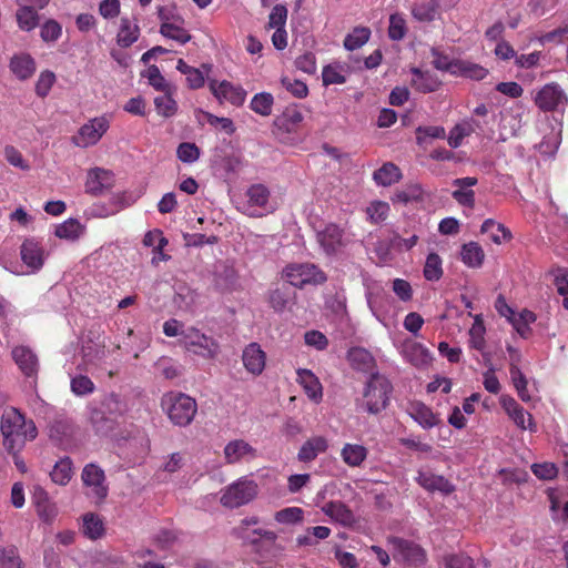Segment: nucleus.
<instances>
[{"instance_id":"nucleus-2","label":"nucleus","mask_w":568,"mask_h":568,"mask_svg":"<svg viewBox=\"0 0 568 568\" xmlns=\"http://www.w3.org/2000/svg\"><path fill=\"white\" fill-rule=\"evenodd\" d=\"M392 389L393 386L385 376L378 373L372 374L366 384L363 399L358 403V407L368 414L381 413L388 404Z\"/></svg>"},{"instance_id":"nucleus-36","label":"nucleus","mask_w":568,"mask_h":568,"mask_svg":"<svg viewBox=\"0 0 568 568\" xmlns=\"http://www.w3.org/2000/svg\"><path fill=\"white\" fill-rule=\"evenodd\" d=\"M184 22L165 23L160 26V33L180 44H185L192 39L190 32L183 27Z\"/></svg>"},{"instance_id":"nucleus-29","label":"nucleus","mask_w":568,"mask_h":568,"mask_svg":"<svg viewBox=\"0 0 568 568\" xmlns=\"http://www.w3.org/2000/svg\"><path fill=\"white\" fill-rule=\"evenodd\" d=\"M480 232L483 234H489L490 240L496 244L510 241L513 237L509 229H507L501 223H497L493 219H487L484 221L480 227Z\"/></svg>"},{"instance_id":"nucleus-51","label":"nucleus","mask_w":568,"mask_h":568,"mask_svg":"<svg viewBox=\"0 0 568 568\" xmlns=\"http://www.w3.org/2000/svg\"><path fill=\"white\" fill-rule=\"evenodd\" d=\"M248 202L252 205L264 207L270 199V191L263 184H253L246 192Z\"/></svg>"},{"instance_id":"nucleus-42","label":"nucleus","mask_w":568,"mask_h":568,"mask_svg":"<svg viewBox=\"0 0 568 568\" xmlns=\"http://www.w3.org/2000/svg\"><path fill=\"white\" fill-rule=\"evenodd\" d=\"M274 103V98L268 92H261L253 97L250 103V108L255 113L262 116H268L272 113V106Z\"/></svg>"},{"instance_id":"nucleus-58","label":"nucleus","mask_w":568,"mask_h":568,"mask_svg":"<svg viewBox=\"0 0 568 568\" xmlns=\"http://www.w3.org/2000/svg\"><path fill=\"white\" fill-rule=\"evenodd\" d=\"M176 155L184 163H193L200 158V150L194 143L183 142L178 146Z\"/></svg>"},{"instance_id":"nucleus-55","label":"nucleus","mask_w":568,"mask_h":568,"mask_svg":"<svg viewBox=\"0 0 568 568\" xmlns=\"http://www.w3.org/2000/svg\"><path fill=\"white\" fill-rule=\"evenodd\" d=\"M366 213L373 223H381L388 216L389 205L384 201H374L367 206Z\"/></svg>"},{"instance_id":"nucleus-33","label":"nucleus","mask_w":568,"mask_h":568,"mask_svg":"<svg viewBox=\"0 0 568 568\" xmlns=\"http://www.w3.org/2000/svg\"><path fill=\"white\" fill-rule=\"evenodd\" d=\"M10 68L21 80L29 79L36 71L34 60L28 54L16 55L11 59Z\"/></svg>"},{"instance_id":"nucleus-20","label":"nucleus","mask_w":568,"mask_h":568,"mask_svg":"<svg viewBox=\"0 0 568 568\" xmlns=\"http://www.w3.org/2000/svg\"><path fill=\"white\" fill-rule=\"evenodd\" d=\"M295 297L296 293L290 283H284L268 292V303L275 312H283L294 303Z\"/></svg>"},{"instance_id":"nucleus-3","label":"nucleus","mask_w":568,"mask_h":568,"mask_svg":"<svg viewBox=\"0 0 568 568\" xmlns=\"http://www.w3.org/2000/svg\"><path fill=\"white\" fill-rule=\"evenodd\" d=\"M433 60L432 64L439 71H446L455 77H464L471 80H483L488 74V70L480 64L462 60H450L448 55L442 53L439 50L433 48L430 50Z\"/></svg>"},{"instance_id":"nucleus-5","label":"nucleus","mask_w":568,"mask_h":568,"mask_svg":"<svg viewBox=\"0 0 568 568\" xmlns=\"http://www.w3.org/2000/svg\"><path fill=\"white\" fill-rule=\"evenodd\" d=\"M257 495V484L242 477L222 490L221 504L227 508H237L252 501Z\"/></svg>"},{"instance_id":"nucleus-30","label":"nucleus","mask_w":568,"mask_h":568,"mask_svg":"<svg viewBox=\"0 0 568 568\" xmlns=\"http://www.w3.org/2000/svg\"><path fill=\"white\" fill-rule=\"evenodd\" d=\"M460 257L468 267L478 268L483 265L485 253L478 243L469 242L462 246Z\"/></svg>"},{"instance_id":"nucleus-1","label":"nucleus","mask_w":568,"mask_h":568,"mask_svg":"<svg viewBox=\"0 0 568 568\" xmlns=\"http://www.w3.org/2000/svg\"><path fill=\"white\" fill-rule=\"evenodd\" d=\"M3 446L8 453L19 450L26 440H33L38 430L33 420H27L24 415L14 407L3 410L0 423Z\"/></svg>"},{"instance_id":"nucleus-19","label":"nucleus","mask_w":568,"mask_h":568,"mask_svg":"<svg viewBox=\"0 0 568 568\" xmlns=\"http://www.w3.org/2000/svg\"><path fill=\"white\" fill-rule=\"evenodd\" d=\"M113 185V174L104 169H93L89 172L85 182L87 192L92 195H100Z\"/></svg>"},{"instance_id":"nucleus-26","label":"nucleus","mask_w":568,"mask_h":568,"mask_svg":"<svg viewBox=\"0 0 568 568\" xmlns=\"http://www.w3.org/2000/svg\"><path fill=\"white\" fill-rule=\"evenodd\" d=\"M408 413L410 417L425 429H429L439 423V419L433 410L420 402L410 404Z\"/></svg>"},{"instance_id":"nucleus-35","label":"nucleus","mask_w":568,"mask_h":568,"mask_svg":"<svg viewBox=\"0 0 568 568\" xmlns=\"http://www.w3.org/2000/svg\"><path fill=\"white\" fill-rule=\"evenodd\" d=\"M139 36L140 29L138 24L132 23L128 18H122L118 33V44L122 48H128L138 40Z\"/></svg>"},{"instance_id":"nucleus-24","label":"nucleus","mask_w":568,"mask_h":568,"mask_svg":"<svg viewBox=\"0 0 568 568\" xmlns=\"http://www.w3.org/2000/svg\"><path fill=\"white\" fill-rule=\"evenodd\" d=\"M328 448L327 440L322 436H315L307 439L298 450L297 459L303 463L314 460L320 454Z\"/></svg>"},{"instance_id":"nucleus-14","label":"nucleus","mask_w":568,"mask_h":568,"mask_svg":"<svg viewBox=\"0 0 568 568\" xmlns=\"http://www.w3.org/2000/svg\"><path fill=\"white\" fill-rule=\"evenodd\" d=\"M500 403L509 418H511L520 429H529L530 432L536 430L532 416L527 410H525L513 397L503 396L500 398Z\"/></svg>"},{"instance_id":"nucleus-21","label":"nucleus","mask_w":568,"mask_h":568,"mask_svg":"<svg viewBox=\"0 0 568 568\" xmlns=\"http://www.w3.org/2000/svg\"><path fill=\"white\" fill-rule=\"evenodd\" d=\"M416 479L418 484L428 491H439L444 495H448L455 490L454 485L448 479L430 471H419Z\"/></svg>"},{"instance_id":"nucleus-34","label":"nucleus","mask_w":568,"mask_h":568,"mask_svg":"<svg viewBox=\"0 0 568 568\" xmlns=\"http://www.w3.org/2000/svg\"><path fill=\"white\" fill-rule=\"evenodd\" d=\"M478 126L479 123L475 120H468L456 124L448 136V144L454 149L458 148L464 138L474 133Z\"/></svg>"},{"instance_id":"nucleus-56","label":"nucleus","mask_w":568,"mask_h":568,"mask_svg":"<svg viewBox=\"0 0 568 568\" xmlns=\"http://www.w3.org/2000/svg\"><path fill=\"white\" fill-rule=\"evenodd\" d=\"M146 78L149 83L158 91L169 93L172 90L170 83L166 82L164 77L161 74L160 69L156 65L149 67L146 71Z\"/></svg>"},{"instance_id":"nucleus-48","label":"nucleus","mask_w":568,"mask_h":568,"mask_svg":"<svg viewBox=\"0 0 568 568\" xmlns=\"http://www.w3.org/2000/svg\"><path fill=\"white\" fill-rule=\"evenodd\" d=\"M154 105L156 112L164 118H171L178 111V104L175 100L172 98V90L169 91V93H164L163 95L156 97L154 99Z\"/></svg>"},{"instance_id":"nucleus-22","label":"nucleus","mask_w":568,"mask_h":568,"mask_svg":"<svg viewBox=\"0 0 568 568\" xmlns=\"http://www.w3.org/2000/svg\"><path fill=\"white\" fill-rule=\"evenodd\" d=\"M403 355L415 367H425L432 361L428 349L413 341H406L404 343Z\"/></svg>"},{"instance_id":"nucleus-12","label":"nucleus","mask_w":568,"mask_h":568,"mask_svg":"<svg viewBox=\"0 0 568 568\" xmlns=\"http://www.w3.org/2000/svg\"><path fill=\"white\" fill-rule=\"evenodd\" d=\"M568 99L562 89L556 83L544 85L535 97V103L542 111H555L565 106Z\"/></svg>"},{"instance_id":"nucleus-49","label":"nucleus","mask_w":568,"mask_h":568,"mask_svg":"<svg viewBox=\"0 0 568 568\" xmlns=\"http://www.w3.org/2000/svg\"><path fill=\"white\" fill-rule=\"evenodd\" d=\"M277 121L287 132H292L303 121V114L296 106H287Z\"/></svg>"},{"instance_id":"nucleus-32","label":"nucleus","mask_w":568,"mask_h":568,"mask_svg":"<svg viewBox=\"0 0 568 568\" xmlns=\"http://www.w3.org/2000/svg\"><path fill=\"white\" fill-rule=\"evenodd\" d=\"M84 233V225L75 219H69L55 226L54 235L67 241H77Z\"/></svg>"},{"instance_id":"nucleus-4","label":"nucleus","mask_w":568,"mask_h":568,"mask_svg":"<svg viewBox=\"0 0 568 568\" xmlns=\"http://www.w3.org/2000/svg\"><path fill=\"white\" fill-rule=\"evenodd\" d=\"M162 407L170 420L181 427L191 424L197 412L195 399L183 393L165 394L162 398Z\"/></svg>"},{"instance_id":"nucleus-11","label":"nucleus","mask_w":568,"mask_h":568,"mask_svg":"<svg viewBox=\"0 0 568 568\" xmlns=\"http://www.w3.org/2000/svg\"><path fill=\"white\" fill-rule=\"evenodd\" d=\"M387 541L388 545L392 546L394 551L393 557L395 560L399 559L408 562L409 565L419 566L426 559L424 549L414 541L399 537H389Z\"/></svg>"},{"instance_id":"nucleus-53","label":"nucleus","mask_w":568,"mask_h":568,"mask_svg":"<svg viewBox=\"0 0 568 568\" xmlns=\"http://www.w3.org/2000/svg\"><path fill=\"white\" fill-rule=\"evenodd\" d=\"M304 511L300 507H287L275 513L274 518L280 524L294 525L303 520Z\"/></svg>"},{"instance_id":"nucleus-59","label":"nucleus","mask_w":568,"mask_h":568,"mask_svg":"<svg viewBox=\"0 0 568 568\" xmlns=\"http://www.w3.org/2000/svg\"><path fill=\"white\" fill-rule=\"evenodd\" d=\"M322 78L324 85L343 84L346 82L343 70L338 65H326L323 69Z\"/></svg>"},{"instance_id":"nucleus-57","label":"nucleus","mask_w":568,"mask_h":568,"mask_svg":"<svg viewBox=\"0 0 568 568\" xmlns=\"http://www.w3.org/2000/svg\"><path fill=\"white\" fill-rule=\"evenodd\" d=\"M406 34V22L404 18L394 13L389 18L388 36L392 40H402Z\"/></svg>"},{"instance_id":"nucleus-25","label":"nucleus","mask_w":568,"mask_h":568,"mask_svg":"<svg viewBox=\"0 0 568 568\" xmlns=\"http://www.w3.org/2000/svg\"><path fill=\"white\" fill-rule=\"evenodd\" d=\"M412 85L419 92H435L440 87V80L428 71H422L418 68H412Z\"/></svg>"},{"instance_id":"nucleus-15","label":"nucleus","mask_w":568,"mask_h":568,"mask_svg":"<svg viewBox=\"0 0 568 568\" xmlns=\"http://www.w3.org/2000/svg\"><path fill=\"white\" fill-rule=\"evenodd\" d=\"M242 361L248 373L254 376H258L265 368L266 354L261 348L260 344L253 342L243 349Z\"/></svg>"},{"instance_id":"nucleus-47","label":"nucleus","mask_w":568,"mask_h":568,"mask_svg":"<svg viewBox=\"0 0 568 568\" xmlns=\"http://www.w3.org/2000/svg\"><path fill=\"white\" fill-rule=\"evenodd\" d=\"M442 258L436 253H429L424 265V276L427 281H438L443 276Z\"/></svg>"},{"instance_id":"nucleus-31","label":"nucleus","mask_w":568,"mask_h":568,"mask_svg":"<svg viewBox=\"0 0 568 568\" xmlns=\"http://www.w3.org/2000/svg\"><path fill=\"white\" fill-rule=\"evenodd\" d=\"M99 407L115 422H118L119 417L123 416L128 409L126 404L115 394L105 395Z\"/></svg>"},{"instance_id":"nucleus-41","label":"nucleus","mask_w":568,"mask_h":568,"mask_svg":"<svg viewBox=\"0 0 568 568\" xmlns=\"http://www.w3.org/2000/svg\"><path fill=\"white\" fill-rule=\"evenodd\" d=\"M371 36V30L366 27H356L345 37L344 47L348 51H354L364 45Z\"/></svg>"},{"instance_id":"nucleus-8","label":"nucleus","mask_w":568,"mask_h":568,"mask_svg":"<svg viewBox=\"0 0 568 568\" xmlns=\"http://www.w3.org/2000/svg\"><path fill=\"white\" fill-rule=\"evenodd\" d=\"M316 241L328 256L336 255L347 245L344 230L335 223H327L316 230Z\"/></svg>"},{"instance_id":"nucleus-23","label":"nucleus","mask_w":568,"mask_h":568,"mask_svg":"<svg viewBox=\"0 0 568 568\" xmlns=\"http://www.w3.org/2000/svg\"><path fill=\"white\" fill-rule=\"evenodd\" d=\"M322 509L325 515L345 527H351L356 523L353 511L342 501H329Z\"/></svg>"},{"instance_id":"nucleus-6","label":"nucleus","mask_w":568,"mask_h":568,"mask_svg":"<svg viewBox=\"0 0 568 568\" xmlns=\"http://www.w3.org/2000/svg\"><path fill=\"white\" fill-rule=\"evenodd\" d=\"M284 275L293 287L303 288L307 284H323L327 277L315 264H290L284 270Z\"/></svg>"},{"instance_id":"nucleus-27","label":"nucleus","mask_w":568,"mask_h":568,"mask_svg":"<svg viewBox=\"0 0 568 568\" xmlns=\"http://www.w3.org/2000/svg\"><path fill=\"white\" fill-rule=\"evenodd\" d=\"M297 381L305 389L307 396L314 400L322 398V385L318 378L308 369L297 371Z\"/></svg>"},{"instance_id":"nucleus-39","label":"nucleus","mask_w":568,"mask_h":568,"mask_svg":"<svg viewBox=\"0 0 568 568\" xmlns=\"http://www.w3.org/2000/svg\"><path fill=\"white\" fill-rule=\"evenodd\" d=\"M50 477L54 484L67 485L72 477V460L69 457L58 460L50 473Z\"/></svg>"},{"instance_id":"nucleus-63","label":"nucleus","mask_w":568,"mask_h":568,"mask_svg":"<svg viewBox=\"0 0 568 568\" xmlns=\"http://www.w3.org/2000/svg\"><path fill=\"white\" fill-rule=\"evenodd\" d=\"M281 82L288 92L298 99L305 98L308 93L307 85L303 81L284 77Z\"/></svg>"},{"instance_id":"nucleus-44","label":"nucleus","mask_w":568,"mask_h":568,"mask_svg":"<svg viewBox=\"0 0 568 568\" xmlns=\"http://www.w3.org/2000/svg\"><path fill=\"white\" fill-rule=\"evenodd\" d=\"M536 321V315L528 310H524L518 315H515L514 318H511V324L517 331V333L526 338L530 334V324Z\"/></svg>"},{"instance_id":"nucleus-17","label":"nucleus","mask_w":568,"mask_h":568,"mask_svg":"<svg viewBox=\"0 0 568 568\" xmlns=\"http://www.w3.org/2000/svg\"><path fill=\"white\" fill-rule=\"evenodd\" d=\"M12 358L22 374L27 377H33L38 374L39 362L33 351L27 346L13 347Z\"/></svg>"},{"instance_id":"nucleus-9","label":"nucleus","mask_w":568,"mask_h":568,"mask_svg":"<svg viewBox=\"0 0 568 568\" xmlns=\"http://www.w3.org/2000/svg\"><path fill=\"white\" fill-rule=\"evenodd\" d=\"M185 344L189 351L205 359H213L220 353L219 343L196 328H190L185 333Z\"/></svg>"},{"instance_id":"nucleus-46","label":"nucleus","mask_w":568,"mask_h":568,"mask_svg":"<svg viewBox=\"0 0 568 568\" xmlns=\"http://www.w3.org/2000/svg\"><path fill=\"white\" fill-rule=\"evenodd\" d=\"M485 325L480 315L475 316L473 326L469 329V344L473 348L483 351L485 347Z\"/></svg>"},{"instance_id":"nucleus-40","label":"nucleus","mask_w":568,"mask_h":568,"mask_svg":"<svg viewBox=\"0 0 568 568\" xmlns=\"http://www.w3.org/2000/svg\"><path fill=\"white\" fill-rule=\"evenodd\" d=\"M366 456L367 450L362 445L346 444L342 449V458L351 467L359 466Z\"/></svg>"},{"instance_id":"nucleus-43","label":"nucleus","mask_w":568,"mask_h":568,"mask_svg":"<svg viewBox=\"0 0 568 568\" xmlns=\"http://www.w3.org/2000/svg\"><path fill=\"white\" fill-rule=\"evenodd\" d=\"M348 359L353 367L359 371L371 368L374 359L369 352L362 347H354L348 352Z\"/></svg>"},{"instance_id":"nucleus-37","label":"nucleus","mask_w":568,"mask_h":568,"mask_svg":"<svg viewBox=\"0 0 568 568\" xmlns=\"http://www.w3.org/2000/svg\"><path fill=\"white\" fill-rule=\"evenodd\" d=\"M90 420L95 432L101 435L109 434L116 425V422L110 418L99 406L92 408Z\"/></svg>"},{"instance_id":"nucleus-16","label":"nucleus","mask_w":568,"mask_h":568,"mask_svg":"<svg viewBox=\"0 0 568 568\" xmlns=\"http://www.w3.org/2000/svg\"><path fill=\"white\" fill-rule=\"evenodd\" d=\"M20 255L22 262L31 270V272H37L43 266L44 251L36 239H27L23 241L20 248Z\"/></svg>"},{"instance_id":"nucleus-50","label":"nucleus","mask_w":568,"mask_h":568,"mask_svg":"<svg viewBox=\"0 0 568 568\" xmlns=\"http://www.w3.org/2000/svg\"><path fill=\"white\" fill-rule=\"evenodd\" d=\"M0 568H22V560L16 546H0Z\"/></svg>"},{"instance_id":"nucleus-13","label":"nucleus","mask_w":568,"mask_h":568,"mask_svg":"<svg viewBox=\"0 0 568 568\" xmlns=\"http://www.w3.org/2000/svg\"><path fill=\"white\" fill-rule=\"evenodd\" d=\"M209 85L211 92L219 101L226 100L236 106L242 105L245 101L246 91L241 87L233 85L229 81L217 83L215 80H211Z\"/></svg>"},{"instance_id":"nucleus-28","label":"nucleus","mask_w":568,"mask_h":568,"mask_svg":"<svg viewBox=\"0 0 568 568\" xmlns=\"http://www.w3.org/2000/svg\"><path fill=\"white\" fill-rule=\"evenodd\" d=\"M402 179L400 170L392 162L384 163L373 173V180L377 185L389 186Z\"/></svg>"},{"instance_id":"nucleus-45","label":"nucleus","mask_w":568,"mask_h":568,"mask_svg":"<svg viewBox=\"0 0 568 568\" xmlns=\"http://www.w3.org/2000/svg\"><path fill=\"white\" fill-rule=\"evenodd\" d=\"M509 373L518 396L521 400L529 402L530 395L527 389V379L516 363H510Z\"/></svg>"},{"instance_id":"nucleus-52","label":"nucleus","mask_w":568,"mask_h":568,"mask_svg":"<svg viewBox=\"0 0 568 568\" xmlns=\"http://www.w3.org/2000/svg\"><path fill=\"white\" fill-rule=\"evenodd\" d=\"M83 532L90 539H97L103 534V524L94 514H87L83 517Z\"/></svg>"},{"instance_id":"nucleus-61","label":"nucleus","mask_w":568,"mask_h":568,"mask_svg":"<svg viewBox=\"0 0 568 568\" xmlns=\"http://www.w3.org/2000/svg\"><path fill=\"white\" fill-rule=\"evenodd\" d=\"M412 13L420 22H430L436 18L437 10L433 3H419L413 8Z\"/></svg>"},{"instance_id":"nucleus-60","label":"nucleus","mask_w":568,"mask_h":568,"mask_svg":"<svg viewBox=\"0 0 568 568\" xmlns=\"http://www.w3.org/2000/svg\"><path fill=\"white\" fill-rule=\"evenodd\" d=\"M287 19V9L283 4H276L273 7L268 16V28L271 29H284Z\"/></svg>"},{"instance_id":"nucleus-38","label":"nucleus","mask_w":568,"mask_h":568,"mask_svg":"<svg viewBox=\"0 0 568 568\" xmlns=\"http://www.w3.org/2000/svg\"><path fill=\"white\" fill-rule=\"evenodd\" d=\"M23 0H17L20 9L17 11V21L24 31L33 30L39 23L38 12L30 6L22 4Z\"/></svg>"},{"instance_id":"nucleus-18","label":"nucleus","mask_w":568,"mask_h":568,"mask_svg":"<svg viewBox=\"0 0 568 568\" xmlns=\"http://www.w3.org/2000/svg\"><path fill=\"white\" fill-rule=\"evenodd\" d=\"M256 457V449L243 439H234L224 447V458L227 464H236Z\"/></svg>"},{"instance_id":"nucleus-64","label":"nucleus","mask_w":568,"mask_h":568,"mask_svg":"<svg viewBox=\"0 0 568 568\" xmlns=\"http://www.w3.org/2000/svg\"><path fill=\"white\" fill-rule=\"evenodd\" d=\"M445 568H475L474 560L466 555H449L445 558Z\"/></svg>"},{"instance_id":"nucleus-62","label":"nucleus","mask_w":568,"mask_h":568,"mask_svg":"<svg viewBox=\"0 0 568 568\" xmlns=\"http://www.w3.org/2000/svg\"><path fill=\"white\" fill-rule=\"evenodd\" d=\"M531 471L536 477L542 480L554 479L558 474V468L554 463L532 464Z\"/></svg>"},{"instance_id":"nucleus-10","label":"nucleus","mask_w":568,"mask_h":568,"mask_svg":"<svg viewBox=\"0 0 568 568\" xmlns=\"http://www.w3.org/2000/svg\"><path fill=\"white\" fill-rule=\"evenodd\" d=\"M110 126L109 119L104 115L94 118L83 124L75 136L73 143L80 148H88L97 144Z\"/></svg>"},{"instance_id":"nucleus-7","label":"nucleus","mask_w":568,"mask_h":568,"mask_svg":"<svg viewBox=\"0 0 568 568\" xmlns=\"http://www.w3.org/2000/svg\"><path fill=\"white\" fill-rule=\"evenodd\" d=\"M81 479L88 489L87 496L94 500L95 504H101L108 496L109 488L105 483L104 470L97 464H88L83 467Z\"/></svg>"},{"instance_id":"nucleus-54","label":"nucleus","mask_w":568,"mask_h":568,"mask_svg":"<svg viewBox=\"0 0 568 568\" xmlns=\"http://www.w3.org/2000/svg\"><path fill=\"white\" fill-rule=\"evenodd\" d=\"M72 424L69 419L57 418L50 425V437L55 440H62L71 436Z\"/></svg>"}]
</instances>
